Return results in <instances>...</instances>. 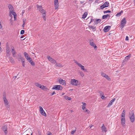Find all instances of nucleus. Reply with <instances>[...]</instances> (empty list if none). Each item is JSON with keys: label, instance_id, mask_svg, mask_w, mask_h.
Wrapping results in <instances>:
<instances>
[{"label": "nucleus", "instance_id": "obj_46", "mask_svg": "<svg viewBox=\"0 0 135 135\" xmlns=\"http://www.w3.org/2000/svg\"><path fill=\"white\" fill-rule=\"evenodd\" d=\"M111 11H110L109 10H108V11H104V13H110L111 12Z\"/></svg>", "mask_w": 135, "mask_h": 135}, {"label": "nucleus", "instance_id": "obj_12", "mask_svg": "<svg viewBox=\"0 0 135 135\" xmlns=\"http://www.w3.org/2000/svg\"><path fill=\"white\" fill-rule=\"evenodd\" d=\"M58 81L60 84H62L63 85H65L66 84L65 81L63 80L62 79L60 78L59 79Z\"/></svg>", "mask_w": 135, "mask_h": 135}, {"label": "nucleus", "instance_id": "obj_15", "mask_svg": "<svg viewBox=\"0 0 135 135\" xmlns=\"http://www.w3.org/2000/svg\"><path fill=\"white\" fill-rule=\"evenodd\" d=\"M8 7L9 9V12H15L13 11V8L12 5L11 4H9L8 5Z\"/></svg>", "mask_w": 135, "mask_h": 135}, {"label": "nucleus", "instance_id": "obj_53", "mask_svg": "<svg viewBox=\"0 0 135 135\" xmlns=\"http://www.w3.org/2000/svg\"><path fill=\"white\" fill-rule=\"evenodd\" d=\"M84 2V1H80V3L81 4L83 3Z\"/></svg>", "mask_w": 135, "mask_h": 135}, {"label": "nucleus", "instance_id": "obj_16", "mask_svg": "<svg viewBox=\"0 0 135 135\" xmlns=\"http://www.w3.org/2000/svg\"><path fill=\"white\" fill-rule=\"evenodd\" d=\"M102 131L103 132H106L107 131L106 127L104 126V124H103L101 127Z\"/></svg>", "mask_w": 135, "mask_h": 135}, {"label": "nucleus", "instance_id": "obj_9", "mask_svg": "<svg viewBox=\"0 0 135 135\" xmlns=\"http://www.w3.org/2000/svg\"><path fill=\"white\" fill-rule=\"evenodd\" d=\"M126 18H124L122 20L120 23L122 28H123L126 24Z\"/></svg>", "mask_w": 135, "mask_h": 135}, {"label": "nucleus", "instance_id": "obj_30", "mask_svg": "<svg viewBox=\"0 0 135 135\" xmlns=\"http://www.w3.org/2000/svg\"><path fill=\"white\" fill-rule=\"evenodd\" d=\"M40 112L41 114L43 115L46 116V113L44 110L42 111H41Z\"/></svg>", "mask_w": 135, "mask_h": 135}, {"label": "nucleus", "instance_id": "obj_58", "mask_svg": "<svg viewBox=\"0 0 135 135\" xmlns=\"http://www.w3.org/2000/svg\"><path fill=\"white\" fill-rule=\"evenodd\" d=\"M55 93H52V94L51 95H53L54 94H55Z\"/></svg>", "mask_w": 135, "mask_h": 135}, {"label": "nucleus", "instance_id": "obj_26", "mask_svg": "<svg viewBox=\"0 0 135 135\" xmlns=\"http://www.w3.org/2000/svg\"><path fill=\"white\" fill-rule=\"evenodd\" d=\"M29 62L31 64V65H35L34 62H33L32 59H30L29 60Z\"/></svg>", "mask_w": 135, "mask_h": 135}, {"label": "nucleus", "instance_id": "obj_3", "mask_svg": "<svg viewBox=\"0 0 135 135\" xmlns=\"http://www.w3.org/2000/svg\"><path fill=\"white\" fill-rule=\"evenodd\" d=\"M75 63L79 66L81 68V69L84 71H87V69L84 68L85 67L84 66L82 65L81 64L78 62L77 61L74 60Z\"/></svg>", "mask_w": 135, "mask_h": 135}, {"label": "nucleus", "instance_id": "obj_64", "mask_svg": "<svg viewBox=\"0 0 135 135\" xmlns=\"http://www.w3.org/2000/svg\"><path fill=\"white\" fill-rule=\"evenodd\" d=\"M31 135H32V133H31Z\"/></svg>", "mask_w": 135, "mask_h": 135}, {"label": "nucleus", "instance_id": "obj_18", "mask_svg": "<svg viewBox=\"0 0 135 135\" xmlns=\"http://www.w3.org/2000/svg\"><path fill=\"white\" fill-rule=\"evenodd\" d=\"M2 130L4 132L5 134H7V126L6 125L4 126L2 128Z\"/></svg>", "mask_w": 135, "mask_h": 135}, {"label": "nucleus", "instance_id": "obj_17", "mask_svg": "<svg viewBox=\"0 0 135 135\" xmlns=\"http://www.w3.org/2000/svg\"><path fill=\"white\" fill-rule=\"evenodd\" d=\"M131 54H130L126 56L125 59L123 61V62L127 61L129 59L131 56Z\"/></svg>", "mask_w": 135, "mask_h": 135}, {"label": "nucleus", "instance_id": "obj_62", "mask_svg": "<svg viewBox=\"0 0 135 135\" xmlns=\"http://www.w3.org/2000/svg\"><path fill=\"white\" fill-rule=\"evenodd\" d=\"M21 38H22V36L21 37Z\"/></svg>", "mask_w": 135, "mask_h": 135}, {"label": "nucleus", "instance_id": "obj_36", "mask_svg": "<svg viewBox=\"0 0 135 135\" xmlns=\"http://www.w3.org/2000/svg\"><path fill=\"white\" fill-rule=\"evenodd\" d=\"M101 21V20L100 19H98L96 20V22H95V24H98V22H100Z\"/></svg>", "mask_w": 135, "mask_h": 135}, {"label": "nucleus", "instance_id": "obj_21", "mask_svg": "<svg viewBox=\"0 0 135 135\" xmlns=\"http://www.w3.org/2000/svg\"><path fill=\"white\" fill-rule=\"evenodd\" d=\"M6 52L7 53V55L9 56L10 55L11 53L9 51V47H7Z\"/></svg>", "mask_w": 135, "mask_h": 135}, {"label": "nucleus", "instance_id": "obj_2", "mask_svg": "<svg viewBox=\"0 0 135 135\" xmlns=\"http://www.w3.org/2000/svg\"><path fill=\"white\" fill-rule=\"evenodd\" d=\"M35 85L37 87L40 88L42 90H46L47 89V88H46V87L45 86L43 85H41V84L38 83H35Z\"/></svg>", "mask_w": 135, "mask_h": 135}, {"label": "nucleus", "instance_id": "obj_49", "mask_svg": "<svg viewBox=\"0 0 135 135\" xmlns=\"http://www.w3.org/2000/svg\"><path fill=\"white\" fill-rule=\"evenodd\" d=\"M39 108H40V112L43 110V108L41 106L39 107Z\"/></svg>", "mask_w": 135, "mask_h": 135}, {"label": "nucleus", "instance_id": "obj_38", "mask_svg": "<svg viewBox=\"0 0 135 135\" xmlns=\"http://www.w3.org/2000/svg\"><path fill=\"white\" fill-rule=\"evenodd\" d=\"M125 112V110H123L122 114V116L124 118Z\"/></svg>", "mask_w": 135, "mask_h": 135}, {"label": "nucleus", "instance_id": "obj_4", "mask_svg": "<svg viewBox=\"0 0 135 135\" xmlns=\"http://www.w3.org/2000/svg\"><path fill=\"white\" fill-rule=\"evenodd\" d=\"M93 42L94 40L93 39H92L91 40H90L89 41L90 45L91 46L94 47V49L95 50H96L97 49V46Z\"/></svg>", "mask_w": 135, "mask_h": 135}, {"label": "nucleus", "instance_id": "obj_47", "mask_svg": "<svg viewBox=\"0 0 135 135\" xmlns=\"http://www.w3.org/2000/svg\"><path fill=\"white\" fill-rule=\"evenodd\" d=\"M85 112H87V113L88 114H89L90 112V111L87 109H86V110L85 111Z\"/></svg>", "mask_w": 135, "mask_h": 135}, {"label": "nucleus", "instance_id": "obj_31", "mask_svg": "<svg viewBox=\"0 0 135 135\" xmlns=\"http://www.w3.org/2000/svg\"><path fill=\"white\" fill-rule=\"evenodd\" d=\"M64 98L66 100H71V98L70 97H68L67 96H64Z\"/></svg>", "mask_w": 135, "mask_h": 135}, {"label": "nucleus", "instance_id": "obj_20", "mask_svg": "<svg viewBox=\"0 0 135 135\" xmlns=\"http://www.w3.org/2000/svg\"><path fill=\"white\" fill-rule=\"evenodd\" d=\"M115 99L114 98L110 101L108 105V107H109L115 101Z\"/></svg>", "mask_w": 135, "mask_h": 135}, {"label": "nucleus", "instance_id": "obj_24", "mask_svg": "<svg viewBox=\"0 0 135 135\" xmlns=\"http://www.w3.org/2000/svg\"><path fill=\"white\" fill-rule=\"evenodd\" d=\"M11 48L12 49L11 52L12 54H15L16 53V52L14 49V47L13 46H12Z\"/></svg>", "mask_w": 135, "mask_h": 135}, {"label": "nucleus", "instance_id": "obj_51", "mask_svg": "<svg viewBox=\"0 0 135 135\" xmlns=\"http://www.w3.org/2000/svg\"><path fill=\"white\" fill-rule=\"evenodd\" d=\"M94 20L93 19H91L89 23V24L91 22L93 21Z\"/></svg>", "mask_w": 135, "mask_h": 135}, {"label": "nucleus", "instance_id": "obj_60", "mask_svg": "<svg viewBox=\"0 0 135 135\" xmlns=\"http://www.w3.org/2000/svg\"><path fill=\"white\" fill-rule=\"evenodd\" d=\"M134 4L135 5V0H134Z\"/></svg>", "mask_w": 135, "mask_h": 135}, {"label": "nucleus", "instance_id": "obj_29", "mask_svg": "<svg viewBox=\"0 0 135 135\" xmlns=\"http://www.w3.org/2000/svg\"><path fill=\"white\" fill-rule=\"evenodd\" d=\"M39 11L41 13H43L42 15H43L44 13H46L44 9H42L41 10L39 9Z\"/></svg>", "mask_w": 135, "mask_h": 135}, {"label": "nucleus", "instance_id": "obj_23", "mask_svg": "<svg viewBox=\"0 0 135 135\" xmlns=\"http://www.w3.org/2000/svg\"><path fill=\"white\" fill-rule=\"evenodd\" d=\"M83 104V106H82V109L83 110H84L85 109H86V103H85L82 102V103Z\"/></svg>", "mask_w": 135, "mask_h": 135}, {"label": "nucleus", "instance_id": "obj_8", "mask_svg": "<svg viewBox=\"0 0 135 135\" xmlns=\"http://www.w3.org/2000/svg\"><path fill=\"white\" fill-rule=\"evenodd\" d=\"M47 58L53 64H55L56 62V61L51 57L48 56H47Z\"/></svg>", "mask_w": 135, "mask_h": 135}, {"label": "nucleus", "instance_id": "obj_42", "mask_svg": "<svg viewBox=\"0 0 135 135\" xmlns=\"http://www.w3.org/2000/svg\"><path fill=\"white\" fill-rule=\"evenodd\" d=\"M13 15L14 18V20H15V18L16 17L17 15L16 13L15 12H13Z\"/></svg>", "mask_w": 135, "mask_h": 135}, {"label": "nucleus", "instance_id": "obj_1", "mask_svg": "<svg viewBox=\"0 0 135 135\" xmlns=\"http://www.w3.org/2000/svg\"><path fill=\"white\" fill-rule=\"evenodd\" d=\"M3 100L4 101L6 107L7 108H9V103L6 99V95L5 94L3 95Z\"/></svg>", "mask_w": 135, "mask_h": 135}, {"label": "nucleus", "instance_id": "obj_10", "mask_svg": "<svg viewBox=\"0 0 135 135\" xmlns=\"http://www.w3.org/2000/svg\"><path fill=\"white\" fill-rule=\"evenodd\" d=\"M109 4L108 2H106L100 6V8L101 9H103L105 7H107L108 6Z\"/></svg>", "mask_w": 135, "mask_h": 135}, {"label": "nucleus", "instance_id": "obj_7", "mask_svg": "<svg viewBox=\"0 0 135 135\" xmlns=\"http://www.w3.org/2000/svg\"><path fill=\"white\" fill-rule=\"evenodd\" d=\"M17 55L19 57V59L22 60L21 61L22 62V66L23 67H25V62L24 59L23 57H21V56L20 54H18Z\"/></svg>", "mask_w": 135, "mask_h": 135}, {"label": "nucleus", "instance_id": "obj_59", "mask_svg": "<svg viewBox=\"0 0 135 135\" xmlns=\"http://www.w3.org/2000/svg\"><path fill=\"white\" fill-rule=\"evenodd\" d=\"M24 12H25L24 11V10H23V11H22V13H23Z\"/></svg>", "mask_w": 135, "mask_h": 135}, {"label": "nucleus", "instance_id": "obj_45", "mask_svg": "<svg viewBox=\"0 0 135 135\" xmlns=\"http://www.w3.org/2000/svg\"><path fill=\"white\" fill-rule=\"evenodd\" d=\"M106 75V74L103 72H102L101 73V75L104 77H105V75Z\"/></svg>", "mask_w": 135, "mask_h": 135}, {"label": "nucleus", "instance_id": "obj_34", "mask_svg": "<svg viewBox=\"0 0 135 135\" xmlns=\"http://www.w3.org/2000/svg\"><path fill=\"white\" fill-rule=\"evenodd\" d=\"M104 77L109 80H111L110 78H109V77L107 75H105V77Z\"/></svg>", "mask_w": 135, "mask_h": 135}, {"label": "nucleus", "instance_id": "obj_43", "mask_svg": "<svg viewBox=\"0 0 135 135\" xmlns=\"http://www.w3.org/2000/svg\"><path fill=\"white\" fill-rule=\"evenodd\" d=\"M89 28L93 30L95 28V27H94L93 26H89Z\"/></svg>", "mask_w": 135, "mask_h": 135}, {"label": "nucleus", "instance_id": "obj_14", "mask_svg": "<svg viewBox=\"0 0 135 135\" xmlns=\"http://www.w3.org/2000/svg\"><path fill=\"white\" fill-rule=\"evenodd\" d=\"M131 116L129 117L130 119L132 122H133L134 120V114L133 113H131Z\"/></svg>", "mask_w": 135, "mask_h": 135}, {"label": "nucleus", "instance_id": "obj_5", "mask_svg": "<svg viewBox=\"0 0 135 135\" xmlns=\"http://www.w3.org/2000/svg\"><path fill=\"white\" fill-rule=\"evenodd\" d=\"M62 87L61 86L58 85H54L52 88V89H55L57 90H61Z\"/></svg>", "mask_w": 135, "mask_h": 135}, {"label": "nucleus", "instance_id": "obj_25", "mask_svg": "<svg viewBox=\"0 0 135 135\" xmlns=\"http://www.w3.org/2000/svg\"><path fill=\"white\" fill-rule=\"evenodd\" d=\"M56 66H57L59 67H62L63 66L60 63H57L56 62Z\"/></svg>", "mask_w": 135, "mask_h": 135}, {"label": "nucleus", "instance_id": "obj_57", "mask_svg": "<svg viewBox=\"0 0 135 135\" xmlns=\"http://www.w3.org/2000/svg\"><path fill=\"white\" fill-rule=\"evenodd\" d=\"M93 126H90L89 127H90V128H91L92 127H93Z\"/></svg>", "mask_w": 135, "mask_h": 135}, {"label": "nucleus", "instance_id": "obj_48", "mask_svg": "<svg viewBox=\"0 0 135 135\" xmlns=\"http://www.w3.org/2000/svg\"><path fill=\"white\" fill-rule=\"evenodd\" d=\"M24 32H25L24 30H21V31L20 33L21 34H23L24 33Z\"/></svg>", "mask_w": 135, "mask_h": 135}, {"label": "nucleus", "instance_id": "obj_6", "mask_svg": "<svg viewBox=\"0 0 135 135\" xmlns=\"http://www.w3.org/2000/svg\"><path fill=\"white\" fill-rule=\"evenodd\" d=\"M78 82V81L77 80L74 79H71L70 81V84L72 85L76 86L77 85V84Z\"/></svg>", "mask_w": 135, "mask_h": 135}, {"label": "nucleus", "instance_id": "obj_22", "mask_svg": "<svg viewBox=\"0 0 135 135\" xmlns=\"http://www.w3.org/2000/svg\"><path fill=\"white\" fill-rule=\"evenodd\" d=\"M125 118H122L121 119V123L122 125L123 126H124V124H125Z\"/></svg>", "mask_w": 135, "mask_h": 135}, {"label": "nucleus", "instance_id": "obj_55", "mask_svg": "<svg viewBox=\"0 0 135 135\" xmlns=\"http://www.w3.org/2000/svg\"><path fill=\"white\" fill-rule=\"evenodd\" d=\"M51 133L50 132H49V133L48 134V135H51Z\"/></svg>", "mask_w": 135, "mask_h": 135}, {"label": "nucleus", "instance_id": "obj_54", "mask_svg": "<svg viewBox=\"0 0 135 135\" xmlns=\"http://www.w3.org/2000/svg\"><path fill=\"white\" fill-rule=\"evenodd\" d=\"M13 56V57H16V55H15V54H12Z\"/></svg>", "mask_w": 135, "mask_h": 135}, {"label": "nucleus", "instance_id": "obj_33", "mask_svg": "<svg viewBox=\"0 0 135 135\" xmlns=\"http://www.w3.org/2000/svg\"><path fill=\"white\" fill-rule=\"evenodd\" d=\"M26 19H25V18H24L23 20V23L22 25V27H24V26L25 25V23H26Z\"/></svg>", "mask_w": 135, "mask_h": 135}, {"label": "nucleus", "instance_id": "obj_44", "mask_svg": "<svg viewBox=\"0 0 135 135\" xmlns=\"http://www.w3.org/2000/svg\"><path fill=\"white\" fill-rule=\"evenodd\" d=\"M76 131V130H74L73 131H72L71 132V134H73L75 133V132Z\"/></svg>", "mask_w": 135, "mask_h": 135}, {"label": "nucleus", "instance_id": "obj_41", "mask_svg": "<svg viewBox=\"0 0 135 135\" xmlns=\"http://www.w3.org/2000/svg\"><path fill=\"white\" fill-rule=\"evenodd\" d=\"M79 74L80 76H81L82 77H83L84 76V74L82 71H80L79 72Z\"/></svg>", "mask_w": 135, "mask_h": 135}, {"label": "nucleus", "instance_id": "obj_35", "mask_svg": "<svg viewBox=\"0 0 135 135\" xmlns=\"http://www.w3.org/2000/svg\"><path fill=\"white\" fill-rule=\"evenodd\" d=\"M37 7L38 9L39 10V9H40L41 10L42 8V6H38V5H37Z\"/></svg>", "mask_w": 135, "mask_h": 135}, {"label": "nucleus", "instance_id": "obj_37", "mask_svg": "<svg viewBox=\"0 0 135 135\" xmlns=\"http://www.w3.org/2000/svg\"><path fill=\"white\" fill-rule=\"evenodd\" d=\"M46 14L44 13L43 15H42V17L45 21L46 20Z\"/></svg>", "mask_w": 135, "mask_h": 135}, {"label": "nucleus", "instance_id": "obj_13", "mask_svg": "<svg viewBox=\"0 0 135 135\" xmlns=\"http://www.w3.org/2000/svg\"><path fill=\"white\" fill-rule=\"evenodd\" d=\"M111 28L110 26H107L105 27L104 29V31L105 32H107Z\"/></svg>", "mask_w": 135, "mask_h": 135}, {"label": "nucleus", "instance_id": "obj_50", "mask_svg": "<svg viewBox=\"0 0 135 135\" xmlns=\"http://www.w3.org/2000/svg\"><path fill=\"white\" fill-rule=\"evenodd\" d=\"M13 12H9V16H11V17L12 16V15H13Z\"/></svg>", "mask_w": 135, "mask_h": 135}, {"label": "nucleus", "instance_id": "obj_61", "mask_svg": "<svg viewBox=\"0 0 135 135\" xmlns=\"http://www.w3.org/2000/svg\"><path fill=\"white\" fill-rule=\"evenodd\" d=\"M89 0L90 1H93V0Z\"/></svg>", "mask_w": 135, "mask_h": 135}, {"label": "nucleus", "instance_id": "obj_27", "mask_svg": "<svg viewBox=\"0 0 135 135\" xmlns=\"http://www.w3.org/2000/svg\"><path fill=\"white\" fill-rule=\"evenodd\" d=\"M87 15V13L86 12H85L83 15L82 16V18H85L86 17Z\"/></svg>", "mask_w": 135, "mask_h": 135}, {"label": "nucleus", "instance_id": "obj_63", "mask_svg": "<svg viewBox=\"0 0 135 135\" xmlns=\"http://www.w3.org/2000/svg\"><path fill=\"white\" fill-rule=\"evenodd\" d=\"M55 93V92L54 91V92H53V93Z\"/></svg>", "mask_w": 135, "mask_h": 135}, {"label": "nucleus", "instance_id": "obj_28", "mask_svg": "<svg viewBox=\"0 0 135 135\" xmlns=\"http://www.w3.org/2000/svg\"><path fill=\"white\" fill-rule=\"evenodd\" d=\"M108 16L109 17H110V15H104L102 16V18L103 19H105Z\"/></svg>", "mask_w": 135, "mask_h": 135}, {"label": "nucleus", "instance_id": "obj_32", "mask_svg": "<svg viewBox=\"0 0 135 135\" xmlns=\"http://www.w3.org/2000/svg\"><path fill=\"white\" fill-rule=\"evenodd\" d=\"M123 13V11H121L120 12L118 13L116 15V16H120Z\"/></svg>", "mask_w": 135, "mask_h": 135}, {"label": "nucleus", "instance_id": "obj_52", "mask_svg": "<svg viewBox=\"0 0 135 135\" xmlns=\"http://www.w3.org/2000/svg\"><path fill=\"white\" fill-rule=\"evenodd\" d=\"M129 40V38L128 36H127L126 37V40Z\"/></svg>", "mask_w": 135, "mask_h": 135}, {"label": "nucleus", "instance_id": "obj_19", "mask_svg": "<svg viewBox=\"0 0 135 135\" xmlns=\"http://www.w3.org/2000/svg\"><path fill=\"white\" fill-rule=\"evenodd\" d=\"M23 54L27 60H29L30 59H31L28 55V54L26 52H24Z\"/></svg>", "mask_w": 135, "mask_h": 135}, {"label": "nucleus", "instance_id": "obj_40", "mask_svg": "<svg viewBox=\"0 0 135 135\" xmlns=\"http://www.w3.org/2000/svg\"><path fill=\"white\" fill-rule=\"evenodd\" d=\"M100 96H101V98L102 99H106V97H105V96H104V94H103V95H100Z\"/></svg>", "mask_w": 135, "mask_h": 135}, {"label": "nucleus", "instance_id": "obj_11", "mask_svg": "<svg viewBox=\"0 0 135 135\" xmlns=\"http://www.w3.org/2000/svg\"><path fill=\"white\" fill-rule=\"evenodd\" d=\"M55 9H57L59 7V3L58 0H54Z\"/></svg>", "mask_w": 135, "mask_h": 135}, {"label": "nucleus", "instance_id": "obj_39", "mask_svg": "<svg viewBox=\"0 0 135 135\" xmlns=\"http://www.w3.org/2000/svg\"><path fill=\"white\" fill-rule=\"evenodd\" d=\"M9 60L10 62L12 63H13L14 62L13 59L12 57H10Z\"/></svg>", "mask_w": 135, "mask_h": 135}, {"label": "nucleus", "instance_id": "obj_56", "mask_svg": "<svg viewBox=\"0 0 135 135\" xmlns=\"http://www.w3.org/2000/svg\"><path fill=\"white\" fill-rule=\"evenodd\" d=\"M98 0H96L95 2L98 3Z\"/></svg>", "mask_w": 135, "mask_h": 135}]
</instances>
